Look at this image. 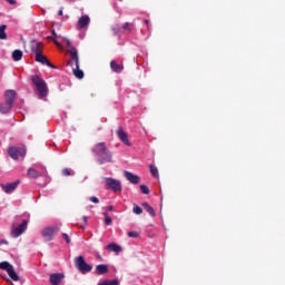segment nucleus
<instances>
[{"label":"nucleus","instance_id":"1","mask_svg":"<svg viewBox=\"0 0 285 285\" xmlns=\"http://www.w3.org/2000/svg\"><path fill=\"white\" fill-rule=\"evenodd\" d=\"M63 41L67 48H69V55L71 56L69 65L72 68V72L77 79H81L83 77V71L79 69V55L77 48L72 47V42H70V40H68L67 38H63Z\"/></svg>","mask_w":285,"mask_h":285},{"label":"nucleus","instance_id":"2","mask_svg":"<svg viewBox=\"0 0 285 285\" xmlns=\"http://www.w3.org/2000/svg\"><path fill=\"white\" fill-rule=\"evenodd\" d=\"M92 154L100 165L110 164V161H112V155L110 154V150L106 148L105 142H98L92 148Z\"/></svg>","mask_w":285,"mask_h":285},{"label":"nucleus","instance_id":"3","mask_svg":"<svg viewBox=\"0 0 285 285\" xmlns=\"http://www.w3.org/2000/svg\"><path fill=\"white\" fill-rule=\"evenodd\" d=\"M31 81L36 87L39 99H46L49 92L48 83L46 82V80H43V78H41V76L39 75H33L31 76Z\"/></svg>","mask_w":285,"mask_h":285},{"label":"nucleus","instance_id":"4","mask_svg":"<svg viewBox=\"0 0 285 285\" xmlns=\"http://www.w3.org/2000/svg\"><path fill=\"white\" fill-rule=\"evenodd\" d=\"M75 266L79 273H82V275H86V273H90L92 271V266L86 263V258H83V256H78L75 258Z\"/></svg>","mask_w":285,"mask_h":285},{"label":"nucleus","instance_id":"5","mask_svg":"<svg viewBox=\"0 0 285 285\" xmlns=\"http://www.w3.org/2000/svg\"><path fill=\"white\" fill-rule=\"evenodd\" d=\"M41 235L45 242H52L57 235H59V227L58 226H49L42 229Z\"/></svg>","mask_w":285,"mask_h":285},{"label":"nucleus","instance_id":"6","mask_svg":"<svg viewBox=\"0 0 285 285\" xmlns=\"http://www.w3.org/2000/svg\"><path fill=\"white\" fill-rule=\"evenodd\" d=\"M28 219L22 220V223L20 225L13 224L11 227V237H13V239H17V237H21V234L24 230H28Z\"/></svg>","mask_w":285,"mask_h":285},{"label":"nucleus","instance_id":"7","mask_svg":"<svg viewBox=\"0 0 285 285\" xmlns=\"http://www.w3.org/2000/svg\"><path fill=\"white\" fill-rule=\"evenodd\" d=\"M27 175L31 177V179H38V177H45V186L50 184V176H48V170L45 168L42 173H39L35 168H29Z\"/></svg>","mask_w":285,"mask_h":285},{"label":"nucleus","instance_id":"8","mask_svg":"<svg viewBox=\"0 0 285 285\" xmlns=\"http://www.w3.org/2000/svg\"><path fill=\"white\" fill-rule=\"evenodd\" d=\"M8 155L9 157H11V159H14L16 161L17 159H19V157L24 159L27 155L26 147H10L8 149Z\"/></svg>","mask_w":285,"mask_h":285},{"label":"nucleus","instance_id":"9","mask_svg":"<svg viewBox=\"0 0 285 285\" xmlns=\"http://www.w3.org/2000/svg\"><path fill=\"white\" fill-rule=\"evenodd\" d=\"M106 186L108 190H112L114 193H117V190H121V181L115 178H105Z\"/></svg>","mask_w":285,"mask_h":285},{"label":"nucleus","instance_id":"10","mask_svg":"<svg viewBox=\"0 0 285 285\" xmlns=\"http://www.w3.org/2000/svg\"><path fill=\"white\" fill-rule=\"evenodd\" d=\"M31 52L36 55H40L43 52V43L39 40H32L30 43Z\"/></svg>","mask_w":285,"mask_h":285},{"label":"nucleus","instance_id":"11","mask_svg":"<svg viewBox=\"0 0 285 285\" xmlns=\"http://www.w3.org/2000/svg\"><path fill=\"white\" fill-rule=\"evenodd\" d=\"M65 277L66 276L61 273H53V274H50L49 282L51 285H60L61 282H63Z\"/></svg>","mask_w":285,"mask_h":285},{"label":"nucleus","instance_id":"12","mask_svg":"<svg viewBox=\"0 0 285 285\" xmlns=\"http://www.w3.org/2000/svg\"><path fill=\"white\" fill-rule=\"evenodd\" d=\"M90 26V17L88 14L81 16L78 20L77 28L78 30H83Z\"/></svg>","mask_w":285,"mask_h":285},{"label":"nucleus","instance_id":"13","mask_svg":"<svg viewBox=\"0 0 285 285\" xmlns=\"http://www.w3.org/2000/svg\"><path fill=\"white\" fill-rule=\"evenodd\" d=\"M17 186H19V181L8 183L6 185L1 184V188L4 190V193H7V195L14 193V190H17Z\"/></svg>","mask_w":285,"mask_h":285},{"label":"nucleus","instance_id":"14","mask_svg":"<svg viewBox=\"0 0 285 285\" xmlns=\"http://www.w3.org/2000/svg\"><path fill=\"white\" fill-rule=\"evenodd\" d=\"M17 97V91L10 89L4 92V102L12 106L14 104V98Z\"/></svg>","mask_w":285,"mask_h":285},{"label":"nucleus","instance_id":"15","mask_svg":"<svg viewBox=\"0 0 285 285\" xmlns=\"http://www.w3.org/2000/svg\"><path fill=\"white\" fill-rule=\"evenodd\" d=\"M117 135L120 141L125 144V146H130V140H128V134H126V131H124L121 127L118 128Z\"/></svg>","mask_w":285,"mask_h":285},{"label":"nucleus","instance_id":"16","mask_svg":"<svg viewBox=\"0 0 285 285\" xmlns=\"http://www.w3.org/2000/svg\"><path fill=\"white\" fill-rule=\"evenodd\" d=\"M132 30V24L126 22L122 27L114 28L115 35L119 32H130Z\"/></svg>","mask_w":285,"mask_h":285},{"label":"nucleus","instance_id":"17","mask_svg":"<svg viewBox=\"0 0 285 285\" xmlns=\"http://www.w3.org/2000/svg\"><path fill=\"white\" fill-rule=\"evenodd\" d=\"M124 175H125L126 179L128 181H130V184H138L139 183V178H138L137 175H134L130 171H125Z\"/></svg>","mask_w":285,"mask_h":285},{"label":"nucleus","instance_id":"18","mask_svg":"<svg viewBox=\"0 0 285 285\" xmlns=\"http://www.w3.org/2000/svg\"><path fill=\"white\" fill-rule=\"evenodd\" d=\"M12 110V105L8 104L7 101L0 104V112L2 115H8Z\"/></svg>","mask_w":285,"mask_h":285},{"label":"nucleus","instance_id":"19","mask_svg":"<svg viewBox=\"0 0 285 285\" xmlns=\"http://www.w3.org/2000/svg\"><path fill=\"white\" fill-rule=\"evenodd\" d=\"M108 273V265L100 264L96 266V274L97 275H106Z\"/></svg>","mask_w":285,"mask_h":285},{"label":"nucleus","instance_id":"20","mask_svg":"<svg viewBox=\"0 0 285 285\" xmlns=\"http://www.w3.org/2000/svg\"><path fill=\"white\" fill-rule=\"evenodd\" d=\"M36 61L38 63H42V66H46L48 63V58L46 56H43V53H36Z\"/></svg>","mask_w":285,"mask_h":285},{"label":"nucleus","instance_id":"21","mask_svg":"<svg viewBox=\"0 0 285 285\" xmlns=\"http://www.w3.org/2000/svg\"><path fill=\"white\" fill-rule=\"evenodd\" d=\"M12 59H13V61H21V59H23V51L16 49L12 52Z\"/></svg>","mask_w":285,"mask_h":285},{"label":"nucleus","instance_id":"22","mask_svg":"<svg viewBox=\"0 0 285 285\" xmlns=\"http://www.w3.org/2000/svg\"><path fill=\"white\" fill-rule=\"evenodd\" d=\"M110 68L114 72H121L124 70V66L118 65L115 60L110 62Z\"/></svg>","mask_w":285,"mask_h":285},{"label":"nucleus","instance_id":"23","mask_svg":"<svg viewBox=\"0 0 285 285\" xmlns=\"http://www.w3.org/2000/svg\"><path fill=\"white\" fill-rule=\"evenodd\" d=\"M10 279H12L13 282H19V274L17 272H14V267H11L9 269V272H7Z\"/></svg>","mask_w":285,"mask_h":285},{"label":"nucleus","instance_id":"24","mask_svg":"<svg viewBox=\"0 0 285 285\" xmlns=\"http://www.w3.org/2000/svg\"><path fill=\"white\" fill-rule=\"evenodd\" d=\"M108 250H111L112 253H121V246L111 243L109 245H107Z\"/></svg>","mask_w":285,"mask_h":285},{"label":"nucleus","instance_id":"25","mask_svg":"<svg viewBox=\"0 0 285 285\" xmlns=\"http://www.w3.org/2000/svg\"><path fill=\"white\" fill-rule=\"evenodd\" d=\"M14 266H12V264H10L9 262H1L0 263V268L1 271H6L7 273L13 268Z\"/></svg>","mask_w":285,"mask_h":285},{"label":"nucleus","instance_id":"26","mask_svg":"<svg viewBox=\"0 0 285 285\" xmlns=\"http://www.w3.org/2000/svg\"><path fill=\"white\" fill-rule=\"evenodd\" d=\"M6 28H8L6 24L0 26V39L2 40L8 39V35H6Z\"/></svg>","mask_w":285,"mask_h":285},{"label":"nucleus","instance_id":"27","mask_svg":"<svg viewBox=\"0 0 285 285\" xmlns=\"http://www.w3.org/2000/svg\"><path fill=\"white\" fill-rule=\"evenodd\" d=\"M132 213L135 215H141V213H144V209L141 207H139L138 205H134Z\"/></svg>","mask_w":285,"mask_h":285},{"label":"nucleus","instance_id":"28","mask_svg":"<svg viewBox=\"0 0 285 285\" xmlns=\"http://www.w3.org/2000/svg\"><path fill=\"white\" fill-rule=\"evenodd\" d=\"M104 215H105L106 226H110V224H112V218H110V216H108V213H104Z\"/></svg>","mask_w":285,"mask_h":285},{"label":"nucleus","instance_id":"29","mask_svg":"<svg viewBox=\"0 0 285 285\" xmlns=\"http://www.w3.org/2000/svg\"><path fill=\"white\" fill-rule=\"evenodd\" d=\"M62 175L65 177H70V175H72V170L68 169V168H65L62 169Z\"/></svg>","mask_w":285,"mask_h":285},{"label":"nucleus","instance_id":"30","mask_svg":"<svg viewBox=\"0 0 285 285\" xmlns=\"http://www.w3.org/2000/svg\"><path fill=\"white\" fill-rule=\"evenodd\" d=\"M127 235H128V237L137 238V237H139L140 234L138 232H128Z\"/></svg>","mask_w":285,"mask_h":285},{"label":"nucleus","instance_id":"31","mask_svg":"<svg viewBox=\"0 0 285 285\" xmlns=\"http://www.w3.org/2000/svg\"><path fill=\"white\" fill-rule=\"evenodd\" d=\"M51 35H52V37H50V39H52V40L55 41V43H56L57 46H59V42L57 41V32L53 30V31L51 32Z\"/></svg>","mask_w":285,"mask_h":285},{"label":"nucleus","instance_id":"32","mask_svg":"<svg viewBox=\"0 0 285 285\" xmlns=\"http://www.w3.org/2000/svg\"><path fill=\"white\" fill-rule=\"evenodd\" d=\"M89 202H92V204H99V198H97V196H91Z\"/></svg>","mask_w":285,"mask_h":285},{"label":"nucleus","instance_id":"33","mask_svg":"<svg viewBox=\"0 0 285 285\" xmlns=\"http://www.w3.org/2000/svg\"><path fill=\"white\" fill-rule=\"evenodd\" d=\"M62 239H65V242H66L67 244H70V236H68V234L63 233V234H62Z\"/></svg>","mask_w":285,"mask_h":285},{"label":"nucleus","instance_id":"34","mask_svg":"<svg viewBox=\"0 0 285 285\" xmlns=\"http://www.w3.org/2000/svg\"><path fill=\"white\" fill-rule=\"evenodd\" d=\"M45 66H48L49 68H53V69L57 68V67H55V65H52V63H51L50 61H48V60H47V63H45Z\"/></svg>","mask_w":285,"mask_h":285},{"label":"nucleus","instance_id":"35","mask_svg":"<svg viewBox=\"0 0 285 285\" xmlns=\"http://www.w3.org/2000/svg\"><path fill=\"white\" fill-rule=\"evenodd\" d=\"M58 17H63V8H60L58 11Z\"/></svg>","mask_w":285,"mask_h":285},{"label":"nucleus","instance_id":"36","mask_svg":"<svg viewBox=\"0 0 285 285\" xmlns=\"http://www.w3.org/2000/svg\"><path fill=\"white\" fill-rule=\"evenodd\" d=\"M7 3H10V6H14V3H17L16 0H7Z\"/></svg>","mask_w":285,"mask_h":285},{"label":"nucleus","instance_id":"37","mask_svg":"<svg viewBox=\"0 0 285 285\" xmlns=\"http://www.w3.org/2000/svg\"><path fill=\"white\" fill-rule=\"evenodd\" d=\"M3 244L8 245V240L1 239V240H0V246H3Z\"/></svg>","mask_w":285,"mask_h":285},{"label":"nucleus","instance_id":"38","mask_svg":"<svg viewBox=\"0 0 285 285\" xmlns=\"http://www.w3.org/2000/svg\"><path fill=\"white\" fill-rule=\"evenodd\" d=\"M108 210L112 212V210H115V207H114L112 205H110V206L108 207Z\"/></svg>","mask_w":285,"mask_h":285},{"label":"nucleus","instance_id":"39","mask_svg":"<svg viewBox=\"0 0 285 285\" xmlns=\"http://www.w3.org/2000/svg\"><path fill=\"white\" fill-rule=\"evenodd\" d=\"M82 219H83L85 224L88 222V217L87 216H83Z\"/></svg>","mask_w":285,"mask_h":285},{"label":"nucleus","instance_id":"40","mask_svg":"<svg viewBox=\"0 0 285 285\" xmlns=\"http://www.w3.org/2000/svg\"><path fill=\"white\" fill-rule=\"evenodd\" d=\"M139 188H140L141 193H144V185H140Z\"/></svg>","mask_w":285,"mask_h":285},{"label":"nucleus","instance_id":"41","mask_svg":"<svg viewBox=\"0 0 285 285\" xmlns=\"http://www.w3.org/2000/svg\"><path fill=\"white\" fill-rule=\"evenodd\" d=\"M6 279V282H10V278H4Z\"/></svg>","mask_w":285,"mask_h":285}]
</instances>
